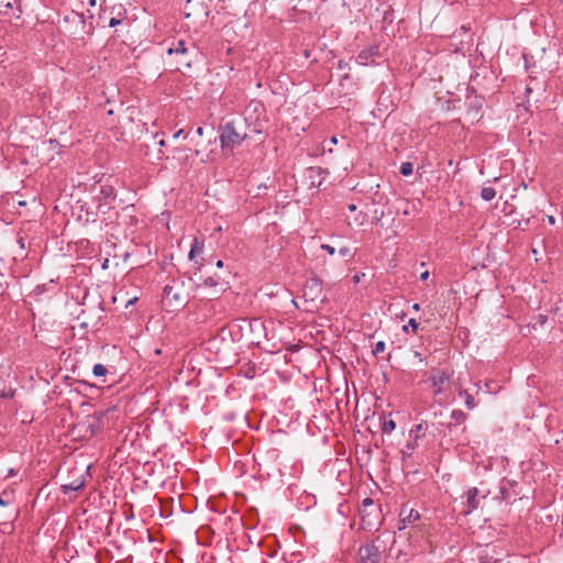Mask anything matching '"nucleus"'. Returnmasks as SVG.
<instances>
[{
    "label": "nucleus",
    "mask_w": 563,
    "mask_h": 563,
    "mask_svg": "<svg viewBox=\"0 0 563 563\" xmlns=\"http://www.w3.org/2000/svg\"><path fill=\"white\" fill-rule=\"evenodd\" d=\"M92 373H93L95 376L103 377V376L107 375L108 369L102 364H95L93 367H92Z\"/></svg>",
    "instance_id": "nucleus-18"
},
{
    "label": "nucleus",
    "mask_w": 563,
    "mask_h": 563,
    "mask_svg": "<svg viewBox=\"0 0 563 563\" xmlns=\"http://www.w3.org/2000/svg\"><path fill=\"white\" fill-rule=\"evenodd\" d=\"M203 249H205V241H203V239L197 238V236L194 238L188 256H189L190 261H195L196 264H198L199 266H201L202 263H199L198 261H196V257L203 253Z\"/></svg>",
    "instance_id": "nucleus-10"
},
{
    "label": "nucleus",
    "mask_w": 563,
    "mask_h": 563,
    "mask_svg": "<svg viewBox=\"0 0 563 563\" xmlns=\"http://www.w3.org/2000/svg\"><path fill=\"white\" fill-rule=\"evenodd\" d=\"M358 563H382L383 550L375 541L362 544L357 552Z\"/></svg>",
    "instance_id": "nucleus-4"
},
{
    "label": "nucleus",
    "mask_w": 563,
    "mask_h": 563,
    "mask_svg": "<svg viewBox=\"0 0 563 563\" xmlns=\"http://www.w3.org/2000/svg\"><path fill=\"white\" fill-rule=\"evenodd\" d=\"M396 428V423L394 420H387L383 423L382 430L384 433H391Z\"/></svg>",
    "instance_id": "nucleus-21"
},
{
    "label": "nucleus",
    "mask_w": 563,
    "mask_h": 563,
    "mask_svg": "<svg viewBox=\"0 0 563 563\" xmlns=\"http://www.w3.org/2000/svg\"><path fill=\"white\" fill-rule=\"evenodd\" d=\"M159 145H161V146H164V145H165V141H164V140H161V141H159Z\"/></svg>",
    "instance_id": "nucleus-40"
},
{
    "label": "nucleus",
    "mask_w": 563,
    "mask_h": 563,
    "mask_svg": "<svg viewBox=\"0 0 563 563\" xmlns=\"http://www.w3.org/2000/svg\"><path fill=\"white\" fill-rule=\"evenodd\" d=\"M263 124L256 119L249 122V117H235L220 126V142L223 151L232 152L252 134L262 133Z\"/></svg>",
    "instance_id": "nucleus-1"
},
{
    "label": "nucleus",
    "mask_w": 563,
    "mask_h": 563,
    "mask_svg": "<svg viewBox=\"0 0 563 563\" xmlns=\"http://www.w3.org/2000/svg\"><path fill=\"white\" fill-rule=\"evenodd\" d=\"M252 108H253L254 112H257L258 110H263V106L260 102H251L249 104V107L246 108V113H249Z\"/></svg>",
    "instance_id": "nucleus-25"
},
{
    "label": "nucleus",
    "mask_w": 563,
    "mask_h": 563,
    "mask_svg": "<svg viewBox=\"0 0 563 563\" xmlns=\"http://www.w3.org/2000/svg\"><path fill=\"white\" fill-rule=\"evenodd\" d=\"M478 495H479V492L476 487H472L467 490L465 508L463 509L464 515H470L475 509H477V507L479 505Z\"/></svg>",
    "instance_id": "nucleus-8"
},
{
    "label": "nucleus",
    "mask_w": 563,
    "mask_h": 563,
    "mask_svg": "<svg viewBox=\"0 0 563 563\" xmlns=\"http://www.w3.org/2000/svg\"><path fill=\"white\" fill-rule=\"evenodd\" d=\"M452 375L453 371L449 368H433L431 371L429 380L434 396H439L448 389Z\"/></svg>",
    "instance_id": "nucleus-3"
},
{
    "label": "nucleus",
    "mask_w": 563,
    "mask_h": 563,
    "mask_svg": "<svg viewBox=\"0 0 563 563\" xmlns=\"http://www.w3.org/2000/svg\"><path fill=\"white\" fill-rule=\"evenodd\" d=\"M415 357H418L420 362H422V361H423V358H422V356H421V353H419V352H417V351L415 352Z\"/></svg>",
    "instance_id": "nucleus-34"
},
{
    "label": "nucleus",
    "mask_w": 563,
    "mask_h": 563,
    "mask_svg": "<svg viewBox=\"0 0 563 563\" xmlns=\"http://www.w3.org/2000/svg\"><path fill=\"white\" fill-rule=\"evenodd\" d=\"M378 47L371 46L368 48L362 49L356 59L361 65H368L371 62L374 63V57L378 56Z\"/></svg>",
    "instance_id": "nucleus-9"
},
{
    "label": "nucleus",
    "mask_w": 563,
    "mask_h": 563,
    "mask_svg": "<svg viewBox=\"0 0 563 563\" xmlns=\"http://www.w3.org/2000/svg\"><path fill=\"white\" fill-rule=\"evenodd\" d=\"M14 395V391L10 389L9 391L1 390L0 391V398H12Z\"/></svg>",
    "instance_id": "nucleus-26"
},
{
    "label": "nucleus",
    "mask_w": 563,
    "mask_h": 563,
    "mask_svg": "<svg viewBox=\"0 0 563 563\" xmlns=\"http://www.w3.org/2000/svg\"><path fill=\"white\" fill-rule=\"evenodd\" d=\"M120 23V20L112 18L109 22V26L113 27Z\"/></svg>",
    "instance_id": "nucleus-29"
},
{
    "label": "nucleus",
    "mask_w": 563,
    "mask_h": 563,
    "mask_svg": "<svg viewBox=\"0 0 563 563\" xmlns=\"http://www.w3.org/2000/svg\"><path fill=\"white\" fill-rule=\"evenodd\" d=\"M14 492L12 489H5L0 494V506L7 507L13 504Z\"/></svg>",
    "instance_id": "nucleus-15"
},
{
    "label": "nucleus",
    "mask_w": 563,
    "mask_h": 563,
    "mask_svg": "<svg viewBox=\"0 0 563 563\" xmlns=\"http://www.w3.org/2000/svg\"><path fill=\"white\" fill-rule=\"evenodd\" d=\"M219 284L216 277H208L205 279L203 285L207 287H216Z\"/></svg>",
    "instance_id": "nucleus-24"
},
{
    "label": "nucleus",
    "mask_w": 563,
    "mask_h": 563,
    "mask_svg": "<svg viewBox=\"0 0 563 563\" xmlns=\"http://www.w3.org/2000/svg\"><path fill=\"white\" fill-rule=\"evenodd\" d=\"M409 328L411 329V331L413 333H417L418 329H419V323L417 322L416 319L411 318L409 321H408V324L404 325L402 327V330L405 332H408L409 331Z\"/></svg>",
    "instance_id": "nucleus-20"
},
{
    "label": "nucleus",
    "mask_w": 563,
    "mask_h": 563,
    "mask_svg": "<svg viewBox=\"0 0 563 563\" xmlns=\"http://www.w3.org/2000/svg\"><path fill=\"white\" fill-rule=\"evenodd\" d=\"M163 299L166 305L173 309H178L187 302V298L183 290L178 288V284L166 285L163 289Z\"/></svg>",
    "instance_id": "nucleus-6"
},
{
    "label": "nucleus",
    "mask_w": 563,
    "mask_h": 563,
    "mask_svg": "<svg viewBox=\"0 0 563 563\" xmlns=\"http://www.w3.org/2000/svg\"><path fill=\"white\" fill-rule=\"evenodd\" d=\"M305 300L311 303L321 302L323 300L322 285L317 278H311L303 285Z\"/></svg>",
    "instance_id": "nucleus-7"
},
{
    "label": "nucleus",
    "mask_w": 563,
    "mask_h": 563,
    "mask_svg": "<svg viewBox=\"0 0 563 563\" xmlns=\"http://www.w3.org/2000/svg\"><path fill=\"white\" fill-rule=\"evenodd\" d=\"M97 4V0H89V5L90 7H96Z\"/></svg>",
    "instance_id": "nucleus-37"
},
{
    "label": "nucleus",
    "mask_w": 563,
    "mask_h": 563,
    "mask_svg": "<svg viewBox=\"0 0 563 563\" xmlns=\"http://www.w3.org/2000/svg\"><path fill=\"white\" fill-rule=\"evenodd\" d=\"M84 486H85V479L76 478L70 483L63 484L62 490L64 494H67L69 492H77V490L81 489Z\"/></svg>",
    "instance_id": "nucleus-12"
},
{
    "label": "nucleus",
    "mask_w": 563,
    "mask_h": 563,
    "mask_svg": "<svg viewBox=\"0 0 563 563\" xmlns=\"http://www.w3.org/2000/svg\"><path fill=\"white\" fill-rule=\"evenodd\" d=\"M195 49L196 46L191 41L174 40L167 49V54L177 57L176 63L178 66L190 67Z\"/></svg>",
    "instance_id": "nucleus-2"
},
{
    "label": "nucleus",
    "mask_w": 563,
    "mask_h": 563,
    "mask_svg": "<svg viewBox=\"0 0 563 563\" xmlns=\"http://www.w3.org/2000/svg\"><path fill=\"white\" fill-rule=\"evenodd\" d=\"M481 197L486 201H490L496 197V190L493 187H484L481 191Z\"/></svg>",
    "instance_id": "nucleus-17"
},
{
    "label": "nucleus",
    "mask_w": 563,
    "mask_h": 563,
    "mask_svg": "<svg viewBox=\"0 0 563 563\" xmlns=\"http://www.w3.org/2000/svg\"><path fill=\"white\" fill-rule=\"evenodd\" d=\"M419 435L416 434L415 438L410 441L407 442L406 444V448L404 450H401V459L402 461H407L408 459L411 457V454H412V451L416 449L417 446V440H418Z\"/></svg>",
    "instance_id": "nucleus-14"
},
{
    "label": "nucleus",
    "mask_w": 563,
    "mask_h": 563,
    "mask_svg": "<svg viewBox=\"0 0 563 563\" xmlns=\"http://www.w3.org/2000/svg\"><path fill=\"white\" fill-rule=\"evenodd\" d=\"M384 351H385V342H383V341H378V342L375 344L374 349H373V354H374V355H377V354H379V353H383Z\"/></svg>",
    "instance_id": "nucleus-22"
},
{
    "label": "nucleus",
    "mask_w": 563,
    "mask_h": 563,
    "mask_svg": "<svg viewBox=\"0 0 563 563\" xmlns=\"http://www.w3.org/2000/svg\"><path fill=\"white\" fill-rule=\"evenodd\" d=\"M321 249L327 251L330 255H333L335 253V249L329 244H322Z\"/></svg>",
    "instance_id": "nucleus-27"
},
{
    "label": "nucleus",
    "mask_w": 563,
    "mask_h": 563,
    "mask_svg": "<svg viewBox=\"0 0 563 563\" xmlns=\"http://www.w3.org/2000/svg\"><path fill=\"white\" fill-rule=\"evenodd\" d=\"M203 132H205V130H203V128H202V126H199V128H197V130H196V133H197L199 136H202V135H203Z\"/></svg>",
    "instance_id": "nucleus-31"
},
{
    "label": "nucleus",
    "mask_w": 563,
    "mask_h": 563,
    "mask_svg": "<svg viewBox=\"0 0 563 563\" xmlns=\"http://www.w3.org/2000/svg\"><path fill=\"white\" fill-rule=\"evenodd\" d=\"M216 266L218 268H222L223 267V262L221 260H219L217 263H216Z\"/></svg>",
    "instance_id": "nucleus-35"
},
{
    "label": "nucleus",
    "mask_w": 563,
    "mask_h": 563,
    "mask_svg": "<svg viewBox=\"0 0 563 563\" xmlns=\"http://www.w3.org/2000/svg\"><path fill=\"white\" fill-rule=\"evenodd\" d=\"M412 309L415 311H419L420 310V305L419 303H413Z\"/></svg>",
    "instance_id": "nucleus-36"
},
{
    "label": "nucleus",
    "mask_w": 563,
    "mask_h": 563,
    "mask_svg": "<svg viewBox=\"0 0 563 563\" xmlns=\"http://www.w3.org/2000/svg\"><path fill=\"white\" fill-rule=\"evenodd\" d=\"M330 143H331V144H334V145H335V144H338V139H336V136H332V137L330 139Z\"/></svg>",
    "instance_id": "nucleus-33"
},
{
    "label": "nucleus",
    "mask_w": 563,
    "mask_h": 563,
    "mask_svg": "<svg viewBox=\"0 0 563 563\" xmlns=\"http://www.w3.org/2000/svg\"><path fill=\"white\" fill-rule=\"evenodd\" d=\"M416 430H417V432L421 431L422 430V424L416 426Z\"/></svg>",
    "instance_id": "nucleus-39"
},
{
    "label": "nucleus",
    "mask_w": 563,
    "mask_h": 563,
    "mask_svg": "<svg viewBox=\"0 0 563 563\" xmlns=\"http://www.w3.org/2000/svg\"><path fill=\"white\" fill-rule=\"evenodd\" d=\"M339 253H340L341 256H350L351 255V250H350V247L344 246V247H341L339 250Z\"/></svg>",
    "instance_id": "nucleus-28"
},
{
    "label": "nucleus",
    "mask_w": 563,
    "mask_h": 563,
    "mask_svg": "<svg viewBox=\"0 0 563 563\" xmlns=\"http://www.w3.org/2000/svg\"><path fill=\"white\" fill-rule=\"evenodd\" d=\"M400 517H401L400 522L402 523V526H400L399 529H404L405 525L407 522L412 523V522L417 521L420 518V514L415 509H409L407 512V510L404 508L400 511Z\"/></svg>",
    "instance_id": "nucleus-11"
},
{
    "label": "nucleus",
    "mask_w": 563,
    "mask_h": 563,
    "mask_svg": "<svg viewBox=\"0 0 563 563\" xmlns=\"http://www.w3.org/2000/svg\"><path fill=\"white\" fill-rule=\"evenodd\" d=\"M412 170H413V166H412V164L410 162H404L400 165V168H399L400 174L404 175V176L411 175Z\"/></svg>",
    "instance_id": "nucleus-19"
},
{
    "label": "nucleus",
    "mask_w": 563,
    "mask_h": 563,
    "mask_svg": "<svg viewBox=\"0 0 563 563\" xmlns=\"http://www.w3.org/2000/svg\"><path fill=\"white\" fill-rule=\"evenodd\" d=\"M361 525L364 529L371 530L378 523V514L373 499L365 498L360 509Z\"/></svg>",
    "instance_id": "nucleus-5"
},
{
    "label": "nucleus",
    "mask_w": 563,
    "mask_h": 563,
    "mask_svg": "<svg viewBox=\"0 0 563 563\" xmlns=\"http://www.w3.org/2000/svg\"><path fill=\"white\" fill-rule=\"evenodd\" d=\"M451 419L454 421L455 424H460L465 421L466 413L460 409H455L451 413Z\"/></svg>",
    "instance_id": "nucleus-16"
},
{
    "label": "nucleus",
    "mask_w": 563,
    "mask_h": 563,
    "mask_svg": "<svg viewBox=\"0 0 563 563\" xmlns=\"http://www.w3.org/2000/svg\"><path fill=\"white\" fill-rule=\"evenodd\" d=\"M465 405L468 409H473L475 407V400L468 393H465Z\"/></svg>",
    "instance_id": "nucleus-23"
},
{
    "label": "nucleus",
    "mask_w": 563,
    "mask_h": 563,
    "mask_svg": "<svg viewBox=\"0 0 563 563\" xmlns=\"http://www.w3.org/2000/svg\"><path fill=\"white\" fill-rule=\"evenodd\" d=\"M99 194L103 198L106 203L115 199L114 189L110 185H101Z\"/></svg>",
    "instance_id": "nucleus-13"
},
{
    "label": "nucleus",
    "mask_w": 563,
    "mask_h": 563,
    "mask_svg": "<svg viewBox=\"0 0 563 563\" xmlns=\"http://www.w3.org/2000/svg\"><path fill=\"white\" fill-rule=\"evenodd\" d=\"M349 211L354 212L356 210V206L354 203H351L347 206Z\"/></svg>",
    "instance_id": "nucleus-32"
},
{
    "label": "nucleus",
    "mask_w": 563,
    "mask_h": 563,
    "mask_svg": "<svg viewBox=\"0 0 563 563\" xmlns=\"http://www.w3.org/2000/svg\"><path fill=\"white\" fill-rule=\"evenodd\" d=\"M428 278H429V272L428 271L421 273V275H420V279L421 280H427Z\"/></svg>",
    "instance_id": "nucleus-30"
},
{
    "label": "nucleus",
    "mask_w": 563,
    "mask_h": 563,
    "mask_svg": "<svg viewBox=\"0 0 563 563\" xmlns=\"http://www.w3.org/2000/svg\"><path fill=\"white\" fill-rule=\"evenodd\" d=\"M181 133H183V130L177 131V132L175 133L174 137H179Z\"/></svg>",
    "instance_id": "nucleus-38"
}]
</instances>
